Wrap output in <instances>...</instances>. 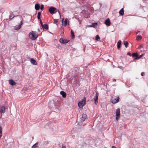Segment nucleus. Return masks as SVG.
Instances as JSON below:
<instances>
[{
	"instance_id": "10",
	"label": "nucleus",
	"mask_w": 148,
	"mask_h": 148,
	"mask_svg": "<svg viewBox=\"0 0 148 148\" xmlns=\"http://www.w3.org/2000/svg\"><path fill=\"white\" fill-rule=\"evenodd\" d=\"M105 23L106 25L108 26H110V22L109 19H108L106 20L105 22Z\"/></svg>"
},
{
	"instance_id": "38",
	"label": "nucleus",
	"mask_w": 148,
	"mask_h": 148,
	"mask_svg": "<svg viewBox=\"0 0 148 148\" xmlns=\"http://www.w3.org/2000/svg\"><path fill=\"white\" fill-rule=\"evenodd\" d=\"M38 32H40V29H38Z\"/></svg>"
},
{
	"instance_id": "9",
	"label": "nucleus",
	"mask_w": 148,
	"mask_h": 148,
	"mask_svg": "<svg viewBox=\"0 0 148 148\" xmlns=\"http://www.w3.org/2000/svg\"><path fill=\"white\" fill-rule=\"evenodd\" d=\"M86 114H82V117L81 118V121L82 122H84L86 118Z\"/></svg>"
},
{
	"instance_id": "19",
	"label": "nucleus",
	"mask_w": 148,
	"mask_h": 148,
	"mask_svg": "<svg viewBox=\"0 0 148 148\" xmlns=\"http://www.w3.org/2000/svg\"><path fill=\"white\" fill-rule=\"evenodd\" d=\"M142 37L141 35H138L137 36L136 39L137 40H141L142 39Z\"/></svg>"
},
{
	"instance_id": "36",
	"label": "nucleus",
	"mask_w": 148,
	"mask_h": 148,
	"mask_svg": "<svg viewBox=\"0 0 148 148\" xmlns=\"http://www.w3.org/2000/svg\"><path fill=\"white\" fill-rule=\"evenodd\" d=\"M62 148H66L65 146H64L63 145H62Z\"/></svg>"
},
{
	"instance_id": "31",
	"label": "nucleus",
	"mask_w": 148,
	"mask_h": 148,
	"mask_svg": "<svg viewBox=\"0 0 148 148\" xmlns=\"http://www.w3.org/2000/svg\"><path fill=\"white\" fill-rule=\"evenodd\" d=\"M58 19H54V23H58Z\"/></svg>"
},
{
	"instance_id": "29",
	"label": "nucleus",
	"mask_w": 148,
	"mask_h": 148,
	"mask_svg": "<svg viewBox=\"0 0 148 148\" xmlns=\"http://www.w3.org/2000/svg\"><path fill=\"white\" fill-rule=\"evenodd\" d=\"M14 17V15H10V16L9 18L10 19H11Z\"/></svg>"
},
{
	"instance_id": "28",
	"label": "nucleus",
	"mask_w": 148,
	"mask_h": 148,
	"mask_svg": "<svg viewBox=\"0 0 148 148\" xmlns=\"http://www.w3.org/2000/svg\"><path fill=\"white\" fill-rule=\"evenodd\" d=\"M67 19L66 18L65 19L64 22V25L66 26V25L67 22Z\"/></svg>"
},
{
	"instance_id": "16",
	"label": "nucleus",
	"mask_w": 148,
	"mask_h": 148,
	"mask_svg": "<svg viewBox=\"0 0 148 148\" xmlns=\"http://www.w3.org/2000/svg\"><path fill=\"white\" fill-rule=\"evenodd\" d=\"M124 10L122 8L120 10L119 13L120 15L122 16L124 14Z\"/></svg>"
},
{
	"instance_id": "27",
	"label": "nucleus",
	"mask_w": 148,
	"mask_h": 148,
	"mask_svg": "<svg viewBox=\"0 0 148 148\" xmlns=\"http://www.w3.org/2000/svg\"><path fill=\"white\" fill-rule=\"evenodd\" d=\"M100 37L98 35H96L95 37V40L97 41H99V40Z\"/></svg>"
},
{
	"instance_id": "25",
	"label": "nucleus",
	"mask_w": 148,
	"mask_h": 148,
	"mask_svg": "<svg viewBox=\"0 0 148 148\" xmlns=\"http://www.w3.org/2000/svg\"><path fill=\"white\" fill-rule=\"evenodd\" d=\"M2 128L0 126V138L2 135Z\"/></svg>"
},
{
	"instance_id": "4",
	"label": "nucleus",
	"mask_w": 148,
	"mask_h": 148,
	"mask_svg": "<svg viewBox=\"0 0 148 148\" xmlns=\"http://www.w3.org/2000/svg\"><path fill=\"white\" fill-rule=\"evenodd\" d=\"M116 119L117 120H118L120 118V109L117 108L116 111Z\"/></svg>"
},
{
	"instance_id": "18",
	"label": "nucleus",
	"mask_w": 148,
	"mask_h": 148,
	"mask_svg": "<svg viewBox=\"0 0 148 148\" xmlns=\"http://www.w3.org/2000/svg\"><path fill=\"white\" fill-rule=\"evenodd\" d=\"M121 40H119L118 41L117 43V49H119L121 47Z\"/></svg>"
},
{
	"instance_id": "24",
	"label": "nucleus",
	"mask_w": 148,
	"mask_h": 148,
	"mask_svg": "<svg viewBox=\"0 0 148 148\" xmlns=\"http://www.w3.org/2000/svg\"><path fill=\"white\" fill-rule=\"evenodd\" d=\"M38 143H36L35 144L33 145L32 147V148H38V147L36 146L38 144Z\"/></svg>"
},
{
	"instance_id": "41",
	"label": "nucleus",
	"mask_w": 148,
	"mask_h": 148,
	"mask_svg": "<svg viewBox=\"0 0 148 148\" xmlns=\"http://www.w3.org/2000/svg\"><path fill=\"white\" fill-rule=\"evenodd\" d=\"M140 32V31H138L137 32H136V34H138V32Z\"/></svg>"
},
{
	"instance_id": "40",
	"label": "nucleus",
	"mask_w": 148,
	"mask_h": 148,
	"mask_svg": "<svg viewBox=\"0 0 148 148\" xmlns=\"http://www.w3.org/2000/svg\"><path fill=\"white\" fill-rule=\"evenodd\" d=\"M112 148H116V147L114 146H112Z\"/></svg>"
},
{
	"instance_id": "2",
	"label": "nucleus",
	"mask_w": 148,
	"mask_h": 148,
	"mask_svg": "<svg viewBox=\"0 0 148 148\" xmlns=\"http://www.w3.org/2000/svg\"><path fill=\"white\" fill-rule=\"evenodd\" d=\"M119 96H113L111 99V101L113 104H115L119 101Z\"/></svg>"
},
{
	"instance_id": "22",
	"label": "nucleus",
	"mask_w": 148,
	"mask_h": 148,
	"mask_svg": "<svg viewBox=\"0 0 148 148\" xmlns=\"http://www.w3.org/2000/svg\"><path fill=\"white\" fill-rule=\"evenodd\" d=\"M129 43L127 41H124V45H125V47L127 48L128 46Z\"/></svg>"
},
{
	"instance_id": "3",
	"label": "nucleus",
	"mask_w": 148,
	"mask_h": 148,
	"mask_svg": "<svg viewBox=\"0 0 148 148\" xmlns=\"http://www.w3.org/2000/svg\"><path fill=\"white\" fill-rule=\"evenodd\" d=\"M86 100V98L85 97H84L83 99H82V100L81 101L79 102L78 106L79 108H81L83 107V106L85 104Z\"/></svg>"
},
{
	"instance_id": "6",
	"label": "nucleus",
	"mask_w": 148,
	"mask_h": 148,
	"mask_svg": "<svg viewBox=\"0 0 148 148\" xmlns=\"http://www.w3.org/2000/svg\"><path fill=\"white\" fill-rule=\"evenodd\" d=\"M5 108L3 106H0V113H3L5 112Z\"/></svg>"
},
{
	"instance_id": "15",
	"label": "nucleus",
	"mask_w": 148,
	"mask_h": 148,
	"mask_svg": "<svg viewBox=\"0 0 148 148\" xmlns=\"http://www.w3.org/2000/svg\"><path fill=\"white\" fill-rule=\"evenodd\" d=\"M97 23H92L91 25H89V27H95L97 26Z\"/></svg>"
},
{
	"instance_id": "7",
	"label": "nucleus",
	"mask_w": 148,
	"mask_h": 148,
	"mask_svg": "<svg viewBox=\"0 0 148 148\" xmlns=\"http://www.w3.org/2000/svg\"><path fill=\"white\" fill-rule=\"evenodd\" d=\"M98 93L97 92L96 93V95L95 96L94 98V100L95 101V103L96 105H97L98 103V101L97 100L98 99Z\"/></svg>"
},
{
	"instance_id": "33",
	"label": "nucleus",
	"mask_w": 148,
	"mask_h": 148,
	"mask_svg": "<svg viewBox=\"0 0 148 148\" xmlns=\"http://www.w3.org/2000/svg\"><path fill=\"white\" fill-rule=\"evenodd\" d=\"M40 23L41 25V26L42 27H43V24L42 22V21L40 19Z\"/></svg>"
},
{
	"instance_id": "20",
	"label": "nucleus",
	"mask_w": 148,
	"mask_h": 148,
	"mask_svg": "<svg viewBox=\"0 0 148 148\" xmlns=\"http://www.w3.org/2000/svg\"><path fill=\"white\" fill-rule=\"evenodd\" d=\"M23 24V20H21V24L18 25V28H16L17 29H20L21 27V25Z\"/></svg>"
},
{
	"instance_id": "39",
	"label": "nucleus",
	"mask_w": 148,
	"mask_h": 148,
	"mask_svg": "<svg viewBox=\"0 0 148 148\" xmlns=\"http://www.w3.org/2000/svg\"><path fill=\"white\" fill-rule=\"evenodd\" d=\"M113 82H115L116 81V80L115 79H113Z\"/></svg>"
},
{
	"instance_id": "17",
	"label": "nucleus",
	"mask_w": 148,
	"mask_h": 148,
	"mask_svg": "<svg viewBox=\"0 0 148 148\" xmlns=\"http://www.w3.org/2000/svg\"><path fill=\"white\" fill-rule=\"evenodd\" d=\"M35 8L36 10H38L40 8L39 5L38 4H36L35 5Z\"/></svg>"
},
{
	"instance_id": "30",
	"label": "nucleus",
	"mask_w": 148,
	"mask_h": 148,
	"mask_svg": "<svg viewBox=\"0 0 148 148\" xmlns=\"http://www.w3.org/2000/svg\"><path fill=\"white\" fill-rule=\"evenodd\" d=\"M44 8V5L42 4V5H41V6H40L41 10H42Z\"/></svg>"
},
{
	"instance_id": "23",
	"label": "nucleus",
	"mask_w": 148,
	"mask_h": 148,
	"mask_svg": "<svg viewBox=\"0 0 148 148\" xmlns=\"http://www.w3.org/2000/svg\"><path fill=\"white\" fill-rule=\"evenodd\" d=\"M71 36L72 39H73L75 38V35L74 34V33L72 30H71Z\"/></svg>"
},
{
	"instance_id": "14",
	"label": "nucleus",
	"mask_w": 148,
	"mask_h": 148,
	"mask_svg": "<svg viewBox=\"0 0 148 148\" xmlns=\"http://www.w3.org/2000/svg\"><path fill=\"white\" fill-rule=\"evenodd\" d=\"M43 28L45 29H48L49 27L48 25L47 24H45L43 25V27H42Z\"/></svg>"
},
{
	"instance_id": "21",
	"label": "nucleus",
	"mask_w": 148,
	"mask_h": 148,
	"mask_svg": "<svg viewBox=\"0 0 148 148\" xmlns=\"http://www.w3.org/2000/svg\"><path fill=\"white\" fill-rule=\"evenodd\" d=\"M41 14V12H38V13L37 18L38 20H40V17Z\"/></svg>"
},
{
	"instance_id": "35",
	"label": "nucleus",
	"mask_w": 148,
	"mask_h": 148,
	"mask_svg": "<svg viewBox=\"0 0 148 148\" xmlns=\"http://www.w3.org/2000/svg\"><path fill=\"white\" fill-rule=\"evenodd\" d=\"M127 55H129L130 56H131V54L130 53H127Z\"/></svg>"
},
{
	"instance_id": "34",
	"label": "nucleus",
	"mask_w": 148,
	"mask_h": 148,
	"mask_svg": "<svg viewBox=\"0 0 148 148\" xmlns=\"http://www.w3.org/2000/svg\"><path fill=\"white\" fill-rule=\"evenodd\" d=\"M18 25H17V26H16L15 27V29L16 30H19V29H17V28H18Z\"/></svg>"
},
{
	"instance_id": "13",
	"label": "nucleus",
	"mask_w": 148,
	"mask_h": 148,
	"mask_svg": "<svg viewBox=\"0 0 148 148\" xmlns=\"http://www.w3.org/2000/svg\"><path fill=\"white\" fill-rule=\"evenodd\" d=\"M60 94L62 95L63 98H65L66 97V93L63 91L60 92Z\"/></svg>"
},
{
	"instance_id": "5",
	"label": "nucleus",
	"mask_w": 148,
	"mask_h": 148,
	"mask_svg": "<svg viewBox=\"0 0 148 148\" xmlns=\"http://www.w3.org/2000/svg\"><path fill=\"white\" fill-rule=\"evenodd\" d=\"M56 10V8L53 7H51L49 9V11L51 14H53L55 13V11Z\"/></svg>"
},
{
	"instance_id": "11",
	"label": "nucleus",
	"mask_w": 148,
	"mask_h": 148,
	"mask_svg": "<svg viewBox=\"0 0 148 148\" xmlns=\"http://www.w3.org/2000/svg\"><path fill=\"white\" fill-rule=\"evenodd\" d=\"M30 62L32 64L34 65H36L37 64L36 61L33 58L31 59Z\"/></svg>"
},
{
	"instance_id": "37",
	"label": "nucleus",
	"mask_w": 148,
	"mask_h": 148,
	"mask_svg": "<svg viewBox=\"0 0 148 148\" xmlns=\"http://www.w3.org/2000/svg\"><path fill=\"white\" fill-rule=\"evenodd\" d=\"M142 57V55H140L138 57V58H140Z\"/></svg>"
},
{
	"instance_id": "12",
	"label": "nucleus",
	"mask_w": 148,
	"mask_h": 148,
	"mask_svg": "<svg viewBox=\"0 0 148 148\" xmlns=\"http://www.w3.org/2000/svg\"><path fill=\"white\" fill-rule=\"evenodd\" d=\"M9 82L10 84L11 85L13 86L16 84V83L12 80L10 79Z\"/></svg>"
},
{
	"instance_id": "26",
	"label": "nucleus",
	"mask_w": 148,
	"mask_h": 148,
	"mask_svg": "<svg viewBox=\"0 0 148 148\" xmlns=\"http://www.w3.org/2000/svg\"><path fill=\"white\" fill-rule=\"evenodd\" d=\"M132 56L133 57H137L138 56V54L137 53H134L132 54Z\"/></svg>"
},
{
	"instance_id": "1",
	"label": "nucleus",
	"mask_w": 148,
	"mask_h": 148,
	"mask_svg": "<svg viewBox=\"0 0 148 148\" xmlns=\"http://www.w3.org/2000/svg\"><path fill=\"white\" fill-rule=\"evenodd\" d=\"M29 37L33 40L36 39L38 36V35L36 32L32 31L29 33Z\"/></svg>"
},
{
	"instance_id": "32",
	"label": "nucleus",
	"mask_w": 148,
	"mask_h": 148,
	"mask_svg": "<svg viewBox=\"0 0 148 148\" xmlns=\"http://www.w3.org/2000/svg\"><path fill=\"white\" fill-rule=\"evenodd\" d=\"M142 76H144L145 75V73L144 72H142L141 74Z\"/></svg>"
},
{
	"instance_id": "42",
	"label": "nucleus",
	"mask_w": 148,
	"mask_h": 148,
	"mask_svg": "<svg viewBox=\"0 0 148 148\" xmlns=\"http://www.w3.org/2000/svg\"><path fill=\"white\" fill-rule=\"evenodd\" d=\"M58 12H59V14L60 15V12L59 11H58Z\"/></svg>"
},
{
	"instance_id": "8",
	"label": "nucleus",
	"mask_w": 148,
	"mask_h": 148,
	"mask_svg": "<svg viewBox=\"0 0 148 148\" xmlns=\"http://www.w3.org/2000/svg\"><path fill=\"white\" fill-rule=\"evenodd\" d=\"M60 42L62 44H66L68 43L69 41L64 39L63 38H61L59 40Z\"/></svg>"
}]
</instances>
